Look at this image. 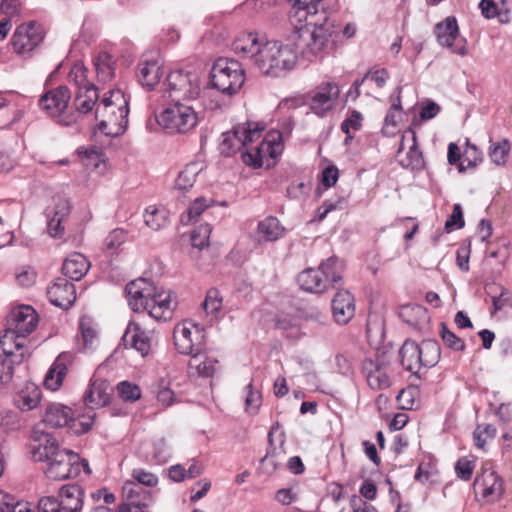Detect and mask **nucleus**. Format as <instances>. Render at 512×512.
Returning a JSON list of instances; mask_svg holds the SVG:
<instances>
[{
    "mask_svg": "<svg viewBox=\"0 0 512 512\" xmlns=\"http://www.w3.org/2000/svg\"><path fill=\"white\" fill-rule=\"evenodd\" d=\"M474 470V464L467 458H460L455 465V472L457 477L468 481L471 479Z\"/></svg>",
    "mask_w": 512,
    "mask_h": 512,
    "instance_id": "53",
    "label": "nucleus"
},
{
    "mask_svg": "<svg viewBox=\"0 0 512 512\" xmlns=\"http://www.w3.org/2000/svg\"><path fill=\"white\" fill-rule=\"evenodd\" d=\"M343 266L337 257H330L320 264L317 269L308 268L302 271L297 278L301 289L322 293L330 284H337L342 280Z\"/></svg>",
    "mask_w": 512,
    "mask_h": 512,
    "instance_id": "9",
    "label": "nucleus"
},
{
    "mask_svg": "<svg viewBox=\"0 0 512 512\" xmlns=\"http://www.w3.org/2000/svg\"><path fill=\"white\" fill-rule=\"evenodd\" d=\"M209 207L208 200L204 197L195 199L193 204L188 208L187 216L191 221L200 216Z\"/></svg>",
    "mask_w": 512,
    "mask_h": 512,
    "instance_id": "59",
    "label": "nucleus"
},
{
    "mask_svg": "<svg viewBox=\"0 0 512 512\" xmlns=\"http://www.w3.org/2000/svg\"><path fill=\"white\" fill-rule=\"evenodd\" d=\"M264 43L257 33L243 32L233 41L232 49L237 55L250 59L256 64L257 58L264 48Z\"/></svg>",
    "mask_w": 512,
    "mask_h": 512,
    "instance_id": "25",
    "label": "nucleus"
},
{
    "mask_svg": "<svg viewBox=\"0 0 512 512\" xmlns=\"http://www.w3.org/2000/svg\"><path fill=\"white\" fill-rule=\"evenodd\" d=\"M246 389L248 390L245 399L246 409L256 412L261 404V395L258 391L253 390L252 383H249Z\"/></svg>",
    "mask_w": 512,
    "mask_h": 512,
    "instance_id": "57",
    "label": "nucleus"
},
{
    "mask_svg": "<svg viewBox=\"0 0 512 512\" xmlns=\"http://www.w3.org/2000/svg\"><path fill=\"white\" fill-rule=\"evenodd\" d=\"M47 296L54 306L68 309L76 300L75 285L65 277H58L48 287Z\"/></svg>",
    "mask_w": 512,
    "mask_h": 512,
    "instance_id": "24",
    "label": "nucleus"
},
{
    "mask_svg": "<svg viewBox=\"0 0 512 512\" xmlns=\"http://www.w3.org/2000/svg\"><path fill=\"white\" fill-rule=\"evenodd\" d=\"M496 436V428L492 424L477 425L473 432L474 443L477 448L484 449L486 442Z\"/></svg>",
    "mask_w": 512,
    "mask_h": 512,
    "instance_id": "45",
    "label": "nucleus"
},
{
    "mask_svg": "<svg viewBox=\"0 0 512 512\" xmlns=\"http://www.w3.org/2000/svg\"><path fill=\"white\" fill-rule=\"evenodd\" d=\"M123 345L134 348L141 356H146L151 349V339L146 330L139 323L131 321L122 336Z\"/></svg>",
    "mask_w": 512,
    "mask_h": 512,
    "instance_id": "27",
    "label": "nucleus"
},
{
    "mask_svg": "<svg viewBox=\"0 0 512 512\" xmlns=\"http://www.w3.org/2000/svg\"><path fill=\"white\" fill-rule=\"evenodd\" d=\"M344 203H345V200L342 199V198L338 199L335 202L332 201V200L324 201L323 204L317 210V212H318V216H317L318 220L322 221L328 215V213L333 211V210L342 209Z\"/></svg>",
    "mask_w": 512,
    "mask_h": 512,
    "instance_id": "58",
    "label": "nucleus"
},
{
    "mask_svg": "<svg viewBox=\"0 0 512 512\" xmlns=\"http://www.w3.org/2000/svg\"><path fill=\"white\" fill-rule=\"evenodd\" d=\"M126 241V232L117 228L109 233L105 238V248L113 254Z\"/></svg>",
    "mask_w": 512,
    "mask_h": 512,
    "instance_id": "49",
    "label": "nucleus"
},
{
    "mask_svg": "<svg viewBox=\"0 0 512 512\" xmlns=\"http://www.w3.org/2000/svg\"><path fill=\"white\" fill-rule=\"evenodd\" d=\"M134 483H139L141 486L154 487L158 483V477L142 469L133 470Z\"/></svg>",
    "mask_w": 512,
    "mask_h": 512,
    "instance_id": "54",
    "label": "nucleus"
},
{
    "mask_svg": "<svg viewBox=\"0 0 512 512\" xmlns=\"http://www.w3.org/2000/svg\"><path fill=\"white\" fill-rule=\"evenodd\" d=\"M0 512H32L26 503L16 501L15 498L0 490Z\"/></svg>",
    "mask_w": 512,
    "mask_h": 512,
    "instance_id": "43",
    "label": "nucleus"
},
{
    "mask_svg": "<svg viewBox=\"0 0 512 512\" xmlns=\"http://www.w3.org/2000/svg\"><path fill=\"white\" fill-rule=\"evenodd\" d=\"M125 291L128 304L134 312L147 311L156 320L171 319L173 300L170 291H157L151 282L143 278L129 282Z\"/></svg>",
    "mask_w": 512,
    "mask_h": 512,
    "instance_id": "4",
    "label": "nucleus"
},
{
    "mask_svg": "<svg viewBox=\"0 0 512 512\" xmlns=\"http://www.w3.org/2000/svg\"><path fill=\"white\" fill-rule=\"evenodd\" d=\"M364 80L371 79L375 82L377 87L383 88L386 85L387 80L389 79V73L385 68L377 69V70H369L363 76Z\"/></svg>",
    "mask_w": 512,
    "mask_h": 512,
    "instance_id": "56",
    "label": "nucleus"
},
{
    "mask_svg": "<svg viewBox=\"0 0 512 512\" xmlns=\"http://www.w3.org/2000/svg\"><path fill=\"white\" fill-rule=\"evenodd\" d=\"M438 42L450 48L453 53L465 56L468 53L466 40L459 37L457 21L454 17H447L445 21L435 26Z\"/></svg>",
    "mask_w": 512,
    "mask_h": 512,
    "instance_id": "19",
    "label": "nucleus"
},
{
    "mask_svg": "<svg viewBox=\"0 0 512 512\" xmlns=\"http://www.w3.org/2000/svg\"><path fill=\"white\" fill-rule=\"evenodd\" d=\"M43 39V27L35 21H31L17 27L12 37V45L19 55H26L34 50Z\"/></svg>",
    "mask_w": 512,
    "mask_h": 512,
    "instance_id": "17",
    "label": "nucleus"
},
{
    "mask_svg": "<svg viewBox=\"0 0 512 512\" xmlns=\"http://www.w3.org/2000/svg\"><path fill=\"white\" fill-rule=\"evenodd\" d=\"M296 59L297 52L291 45L266 41L255 65L265 75L280 77L294 67Z\"/></svg>",
    "mask_w": 512,
    "mask_h": 512,
    "instance_id": "8",
    "label": "nucleus"
},
{
    "mask_svg": "<svg viewBox=\"0 0 512 512\" xmlns=\"http://www.w3.org/2000/svg\"><path fill=\"white\" fill-rule=\"evenodd\" d=\"M128 114V99L124 92L120 89L109 91L96 107L99 131L106 136L123 134L128 125Z\"/></svg>",
    "mask_w": 512,
    "mask_h": 512,
    "instance_id": "6",
    "label": "nucleus"
},
{
    "mask_svg": "<svg viewBox=\"0 0 512 512\" xmlns=\"http://www.w3.org/2000/svg\"><path fill=\"white\" fill-rule=\"evenodd\" d=\"M71 99V92L66 86L50 89L38 101L40 109L51 118H58V123L68 126L73 123V116H64Z\"/></svg>",
    "mask_w": 512,
    "mask_h": 512,
    "instance_id": "13",
    "label": "nucleus"
},
{
    "mask_svg": "<svg viewBox=\"0 0 512 512\" xmlns=\"http://www.w3.org/2000/svg\"><path fill=\"white\" fill-rule=\"evenodd\" d=\"M70 203L63 196H56L53 198V205L46 208V217H60L66 218L70 214Z\"/></svg>",
    "mask_w": 512,
    "mask_h": 512,
    "instance_id": "46",
    "label": "nucleus"
},
{
    "mask_svg": "<svg viewBox=\"0 0 512 512\" xmlns=\"http://www.w3.org/2000/svg\"><path fill=\"white\" fill-rule=\"evenodd\" d=\"M511 145L507 139L491 143L489 147V157L496 165H504L510 152Z\"/></svg>",
    "mask_w": 512,
    "mask_h": 512,
    "instance_id": "41",
    "label": "nucleus"
},
{
    "mask_svg": "<svg viewBox=\"0 0 512 512\" xmlns=\"http://www.w3.org/2000/svg\"><path fill=\"white\" fill-rule=\"evenodd\" d=\"M257 232L265 241L274 242L283 237L285 227L281 224L278 218L268 216L258 223Z\"/></svg>",
    "mask_w": 512,
    "mask_h": 512,
    "instance_id": "35",
    "label": "nucleus"
},
{
    "mask_svg": "<svg viewBox=\"0 0 512 512\" xmlns=\"http://www.w3.org/2000/svg\"><path fill=\"white\" fill-rule=\"evenodd\" d=\"M264 126L256 122H245L233 127L231 131L222 134V140L219 144L220 153L230 157L237 152L241 153V159L244 164L259 168L263 164V153L269 152L274 157L276 148L280 144L274 141L264 139L259 145L249 147V145L261 138Z\"/></svg>",
    "mask_w": 512,
    "mask_h": 512,
    "instance_id": "2",
    "label": "nucleus"
},
{
    "mask_svg": "<svg viewBox=\"0 0 512 512\" xmlns=\"http://www.w3.org/2000/svg\"><path fill=\"white\" fill-rule=\"evenodd\" d=\"M290 15L297 21H306L300 29L295 44L304 57L311 60L333 46L340 37L338 14L335 9L326 8L322 0H288Z\"/></svg>",
    "mask_w": 512,
    "mask_h": 512,
    "instance_id": "1",
    "label": "nucleus"
},
{
    "mask_svg": "<svg viewBox=\"0 0 512 512\" xmlns=\"http://www.w3.org/2000/svg\"><path fill=\"white\" fill-rule=\"evenodd\" d=\"M339 177L338 169L335 166H328L322 172V184L325 187L333 186Z\"/></svg>",
    "mask_w": 512,
    "mask_h": 512,
    "instance_id": "63",
    "label": "nucleus"
},
{
    "mask_svg": "<svg viewBox=\"0 0 512 512\" xmlns=\"http://www.w3.org/2000/svg\"><path fill=\"white\" fill-rule=\"evenodd\" d=\"M269 448L265 456L261 459V470L266 475H271L282 467L286 457V451L284 449V442L278 447L273 446L272 443V432L268 434Z\"/></svg>",
    "mask_w": 512,
    "mask_h": 512,
    "instance_id": "30",
    "label": "nucleus"
},
{
    "mask_svg": "<svg viewBox=\"0 0 512 512\" xmlns=\"http://www.w3.org/2000/svg\"><path fill=\"white\" fill-rule=\"evenodd\" d=\"M332 312L335 321L347 324L355 314L354 297L348 290H338L332 300Z\"/></svg>",
    "mask_w": 512,
    "mask_h": 512,
    "instance_id": "29",
    "label": "nucleus"
},
{
    "mask_svg": "<svg viewBox=\"0 0 512 512\" xmlns=\"http://www.w3.org/2000/svg\"><path fill=\"white\" fill-rule=\"evenodd\" d=\"M95 69L100 81L107 82L114 76L112 57L108 53H101L95 60Z\"/></svg>",
    "mask_w": 512,
    "mask_h": 512,
    "instance_id": "39",
    "label": "nucleus"
},
{
    "mask_svg": "<svg viewBox=\"0 0 512 512\" xmlns=\"http://www.w3.org/2000/svg\"><path fill=\"white\" fill-rule=\"evenodd\" d=\"M176 350L189 355L188 369L191 374L212 377L218 369V360L205 351L204 335L199 325L183 322L175 326L173 332Z\"/></svg>",
    "mask_w": 512,
    "mask_h": 512,
    "instance_id": "3",
    "label": "nucleus"
},
{
    "mask_svg": "<svg viewBox=\"0 0 512 512\" xmlns=\"http://www.w3.org/2000/svg\"><path fill=\"white\" fill-rule=\"evenodd\" d=\"M38 510L39 512H63L58 499L53 496L42 497L38 502Z\"/></svg>",
    "mask_w": 512,
    "mask_h": 512,
    "instance_id": "55",
    "label": "nucleus"
},
{
    "mask_svg": "<svg viewBox=\"0 0 512 512\" xmlns=\"http://www.w3.org/2000/svg\"><path fill=\"white\" fill-rule=\"evenodd\" d=\"M64 218L60 217H47V231L52 237H61L64 232V227L62 226Z\"/></svg>",
    "mask_w": 512,
    "mask_h": 512,
    "instance_id": "62",
    "label": "nucleus"
},
{
    "mask_svg": "<svg viewBox=\"0 0 512 512\" xmlns=\"http://www.w3.org/2000/svg\"><path fill=\"white\" fill-rule=\"evenodd\" d=\"M212 232V227L209 224H203L196 227L191 233V244L195 248L202 249L208 245V240Z\"/></svg>",
    "mask_w": 512,
    "mask_h": 512,
    "instance_id": "48",
    "label": "nucleus"
},
{
    "mask_svg": "<svg viewBox=\"0 0 512 512\" xmlns=\"http://www.w3.org/2000/svg\"><path fill=\"white\" fill-rule=\"evenodd\" d=\"M439 334L442 341L448 348L454 351H463L465 349L466 345L464 340L450 331L445 323L440 324Z\"/></svg>",
    "mask_w": 512,
    "mask_h": 512,
    "instance_id": "47",
    "label": "nucleus"
},
{
    "mask_svg": "<svg viewBox=\"0 0 512 512\" xmlns=\"http://www.w3.org/2000/svg\"><path fill=\"white\" fill-rule=\"evenodd\" d=\"M210 79L213 88L231 96L237 93L245 82L244 69L234 59L219 58L212 66Z\"/></svg>",
    "mask_w": 512,
    "mask_h": 512,
    "instance_id": "10",
    "label": "nucleus"
},
{
    "mask_svg": "<svg viewBox=\"0 0 512 512\" xmlns=\"http://www.w3.org/2000/svg\"><path fill=\"white\" fill-rule=\"evenodd\" d=\"M69 83L76 87V90L94 86L87 80V69L81 63H75L68 75Z\"/></svg>",
    "mask_w": 512,
    "mask_h": 512,
    "instance_id": "42",
    "label": "nucleus"
},
{
    "mask_svg": "<svg viewBox=\"0 0 512 512\" xmlns=\"http://www.w3.org/2000/svg\"><path fill=\"white\" fill-rule=\"evenodd\" d=\"M123 502L118 512H150L153 503L152 492L133 481H126L122 487Z\"/></svg>",
    "mask_w": 512,
    "mask_h": 512,
    "instance_id": "16",
    "label": "nucleus"
},
{
    "mask_svg": "<svg viewBox=\"0 0 512 512\" xmlns=\"http://www.w3.org/2000/svg\"><path fill=\"white\" fill-rule=\"evenodd\" d=\"M138 455L148 464L161 465L169 461L172 450L164 438H158L141 442Z\"/></svg>",
    "mask_w": 512,
    "mask_h": 512,
    "instance_id": "22",
    "label": "nucleus"
},
{
    "mask_svg": "<svg viewBox=\"0 0 512 512\" xmlns=\"http://www.w3.org/2000/svg\"><path fill=\"white\" fill-rule=\"evenodd\" d=\"M98 97L97 88L95 86H87L75 91L73 105L76 111L86 114L94 108Z\"/></svg>",
    "mask_w": 512,
    "mask_h": 512,
    "instance_id": "34",
    "label": "nucleus"
},
{
    "mask_svg": "<svg viewBox=\"0 0 512 512\" xmlns=\"http://www.w3.org/2000/svg\"><path fill=\"white\" fill-rule=\"evenodd\" d=\"M43 422L51 428L70 427L77 433L79 432V429L76 428L79 420L74 418L70 407L61 403H50L46 406Z\"/></svg>",
    "mask_w": 512,
    "mask_h": 512,
    "instance_id": "23",
    "label": "nucleus"
},
{
    "mask_svg": "<svg viewBox=\"0 0 512 512\" xmlns=\"http://www.w3.org/2000/svg\"><path fill=\"white\" fill-rule=\"evenodd\" d=\"M464 161L467 163V167H476L482 162V152L477 149L475 145H468L464 152Z\"/></svg>",
    "mask_w": 512,
    "mask_h": 512,
    "instance_id": "61",
    "label": "nucleus"
},
{
    "mask_svg": "<svg viewBox=\"0 0 512 512\" xmlns=\"http://www.w3.org/2000/svg\"><path fill=\"white\" fill-rule=\"evenodd\" d=\"M198 167L196 164L187 165L178 175L175 181V187L178 190L186 191L189 188H192L196 177L198 175Z\"/></svg>",
    "mask_w": 512,
    "mask_h": 512,
    "instance_id": "40",
    "label": "nucleus"
},
{
    "mask_svg": "<svg viewBox=\"0 0 512 512\" xmlns=\"http://www.w3.org/2000/svg\"><path fill=\"white\" fill-rule=\"evenodd\" d=\"M441 354V348L435 340H424L420 344L406 340L400 350V362L404 369L413 375H418L422 368L435 366Z\"/></svg>",
    "mask_w": 512,
    "mask_h": 512,
    "instance_id": "7",
    "label": "nucleus"
},
{
    "mask_svg": "<svg viewBox=\"0 0 512 512\" xmlns=\"http://www.w3.org/2000/svg\"><path fill=\"white\" fill-rule=\"evenodd\" d=\"M166 82L172 101H194L200 94V77L195 71L174 70Z\"/></svg>",
    "mask_w": 512,
    "mask_h": 512,
    "instance_id": "12",
    "label": "nucleus"
},
{
    "mask_svg": "<svg viewBox=\"0 0 512 512\" xmlns=\"http://www.w3.org/2000/svg\"><path fill=\"white\" fill-rule=\"evenodd\" d=\"M113 391V386L107 380L93 377L90 388L84 397L85 404L91 409L104 407L110 403Z\"/></svg>",
    "mask_w": 512,
    "mask_h": 512,
    "instance_id": "26",
    "label": "nucleus"
},
{
    "mask_svg": "<svg viewBox=\"0 0 512 512\" xmlns=\"http://www.w3.org/2000/svg\"><path fill=\"white\" fill-rule=\"evenodd\" d=\"M474 489L488 501L497 500L503 493V481L491 467H484L474 481Z\"/></svg>",
    "mask_w": 512,
    "mask_h": 512,
    "instance_id": "21",
    "label": "nucleus"
},
{
    "mask_svg": "<svg viewBox=\"0 0 512 512\" xmlns=\"http://www.w3.org/2000/svg\"><path fill=\"white\" fill-rule=\"evenodd\" d=\"M202 307L207 315H216L222 308V297L216 288L207 291Z\"/></svg>",
    "mask_w": 512,
    "mask_h": 512,
    "instance_id": "44",
    "label": "nucleus"
},
{
    "mask_svg": "<svg viewBox=\"0 0 512 512\" xmlns=\"http://www.w3.org/2000/svg\"><path fill=\"white\" fill-rule=\"evenodd\" d=\"M38 324V315L29 305H20L13 308L7 317V328L0 335L1 347L6 351L17 348L32 352L31 340L26 337L32 333Z\"/></svg>",
    "mask_w": 512,
    "mask_h": 512,
    "instance_id": "5",
    "label": "nucleus"
},
{
    "mask_svg": "<svg viewBox=\"0 0 512 512\" xmlns=\"http://www.w3.org/2000/svg\"><path fill=\"white\" fill-rule=\"evenodd\" d=\"M479 8L482 15L487 19L494 18L498 14V7L494 0H481Z\"/></svg>",
    "mask_w": 512,
    "mask_h": 512,
    "instance_id": "64",
    "label": "nucleus"
},
{
    "mask_svg": "<svg viewBox=\"0 0 512 512\" xmlns=\"http://www.w3.org/2000/svg\"><path fill=\"white\" fill-rule=\"evenodd\" d=\"M67 357L68 356L63 353L55 360L44 379V385L46 388L55 391L61 386L67 373V367L64 361Z\"/></svg>",
    "mask_w": 512,
    "mask_h": 512,
    "instance_id": "37",
    "label": "nucleus"
},
{
    "mask_svg": "<svg viewBox=\"0 0 512 512\" xmlns=\"http://www.w3.org/2000/svg\"><path fill=\"white\" fill-rule=\"evenodd\" d=\"M64 448L59 446L57 439L50 433L34 429L29 443L31 457L37 462H46Z\"/></svg>",
    "mask_w": 512,
    "mask_h": 512,
    "instance_id": "18",
    "label": "nucleus"
},
{
    "mask_svg": "<svg viewBox=\"0 0 512 512\" xmlns=\"http://www.w3.org/2000/svg\"><path fill=\"white\" fill-rule=\"evenodd\" d=\"M89 267L90 263L86 257L81 253L74 252L65 259L62 265V272L71 280L78 281L86 275Z\"/></svg>",
    "mask_w": 512,
    "mask_h": 512,
    "instance_id": "31",
    "label": "nucleus"
},
{
    "mask_svg": "<svg viewBox=\"0 0 512 512\" xmlns=\"http://www.w3.org/2000/svg\"><path fill=\"white\" fill-rule=\"evenodd\" d=\"M45 475L52 480L61 481L77 477L79 470V455L63 449L46 461Z\"/></svg>",
    "mask_w": 512,
    "mask_h": 512,
    "instance_id": "15",
    "label": "nucleus"
},
{
    "mask_svg": "<svg viewBox=\"0 0 512 512\" xmlns=\"http://www.w3.org/2000/svg\"><path fill=\"white\" fill-rule=\"evenodd\" d=\"M363 116L360 112L353 110L350 115L341 123L340 129L348 134L350 130L358 131L362 127Z\"/></svg>",
    "mask_w": 512,
    "mask_h": 512,
    "instance_id": "51",
    "label": "nucleus"
},
{
    "mask_svg": "<svg viewBox=\"0 0 512 512\" xmlns=\"http://www.w3.org/2000/svg\"><path fill=\"white\" fill-rule=\"evenodd\" d=\"M20 9V0H2L0 4V12L8 18L17 16L20 13Z\"/></svg>",
    "mask_w": 512,
    "mask_h": 512,
    "instance_id": "60",
    "label": "nucleus"
},
{
    "mask_svg": "<svg viewBox=\"0 0 512 512\" xmlns=\"http://www.w3.org/2000/svg\"><path fill=\"white\" fill-rule=\"evenodd\" d=\"M465 222L463 219V211L460 204H454L453 211L450 217L447 219L445 223V228L447 231H451L453 229H460L464 226Z\"/></svg>",
    "mask_w": 512,
    "mask_h": 512,
    "instance_id": "52",
    "label": "nucleus"
},
{
    "mask_svg": "<svg viewBox=\"0 0 512 512\" xmlns=\"http://www.w3.org/2000/svg\"><path fill=\"white\" fill-rule=\"evenodd\" d=\"M361 370L371 389L383 390L391 386L390 359L385 353L363 360Z\"/></svg>",
    "mask_w": 512,
    "mask_h": 512,
    "instance_id": "14",
    "label": "nucleus"
},
{
    "mask_svg": "<svg viewBox=\"0 0 512 512\" xmlns=\"http://www.w3.org/2000/svg\"><path fill=\"white\" fill-rule=\"evenodd\" d=\"M137 76L143 86L153 88L162 77L161 64L157 60H143L138 64Z\"/></svg>",
    "mask_w": 512,
    "mask_h": 512,
    "instance_id": "32",
    "label": "nucleus"
},
{
    "mask_svg": "<svg viewBox=\"0 0 512 512\" xmlns=\"http://www.w3.org/2000/svg\"><path fill=\"white\" fill-rule=\"evenodd\" d=\"M157 121L172 133H186L196 127L198 112L194 105L176 100L162 111Z\"/></svg>",
    "mask_w": 512,
    "mask_h": 512,
    "instance_id": "11",
    "label": "nucleus"
},
{
    "mask_svg": "<svg viewBox=\"0 0 512 512\" xmlns=\"http://www.w3.org/2000/svg\"><path fill=\"white\" fill-rule=\"evenodd\" d=\"M118 394L124 401H136L141 396L140 388L127 381H123L117 386Z\"/></svg>",
    "mask_w": 512,
    "mask_h": 512,
    "instance_id": "50",
    "label": "nucleus"
},
{
    "mask_svg": "<svg viewBox=\"0 0 512 512\" xmlns=\"http://www.w3.org/2000/svg\"><path fill=\"white\" fill-rule=\"evenodd\" d=\"M143 218L147 227L158 231L168 225L169 211L163 206L150 205L145 209Z\"/></svg>",
    "mask_w": 512,
    "mask_h": 512,
    "instance_id": "36",
    "label": "nucleus"
},
{
    "mask_svg": "<svg viewBox=\"0 0 512 512\" xmlns=\"http://www.w3.org/2000/svg\"><path fill=\"white\" fill-rule=\"evenodd\" d=\"M85 491L78 484L63 485L58 492L59 504L63 512H81L84 505Z\"/></svg>",
    "mask_w": 512,
    "mask_h": 512,
    "instance_id": "28",
    "label": "nucleus"
},
{
    "mask_svg": "<svg viewBox=\"0 0 512 512\" xmlns=\"http://www.w3.org/2000/svg\"><path fill=\"white\" fill-rule=\"evenodd\" d=\"M403 168L412 171H421L425 168V161L422 152L418 149L416 142L410 147L405 158L399 160Z\"/></svg>",
    "mask_w": 512,
    "mask_h": 512,
    "instance_id": "38",
    "label": "nucleus"
},
{
    "mask_svg": "<svg viewBox=\"0 0 512 512\" xmlns=\"http://www.w3.org/2000/svg\"><path fill=\"white\" fill-rule=\"evenodd\" d=\"M41 390L34 383H28L14 397L15 405L22 411H30L38 406Z\"/></svg>",
    "mask_w": 512,
    "mask_h": 512,
    "instance_id": "33",
    "label": "nucleus"
},
{
    "mask_svg": "<svg viewBox=\"0 0 512 512\" xmlns=\"http://www.w3.org/2000/svg\"><path fill=\"white\" fill-rule=\"evenodd\" d=\"M340 94L338 85L327 82L316 87L309 97V107L317 116L323 117L331 111Z\"/></svg>",
    "mask_w": 512,
    "mask_h": 512,
    "instance_id": "20",
    "label": "nucleus"
}]
</instances>
